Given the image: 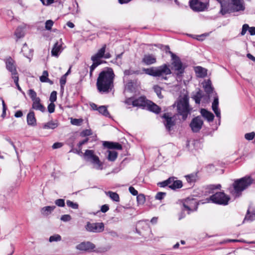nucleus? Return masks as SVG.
<instances>
[{"mask_svg":"<svg viewBox=\"0 0 255 255\" xmlns=\"http://www.w3.org/2000/svg\"><path fill=\"white\" fill-rule=\"evenodd\" d=\"M115 77L112 68L107 67L102 71L97 78L96 86L98 90L101 93H108L114 88V80Z\"/></svg>","mask_w":255,"mask_h":255,"instance_id":"obj_1","label":"nucleus"},{"mask_svg":"<svg viewBox=\"0 0 255 255\" xmlns=\"http://www.w3.org/2000/svg\"><path fill=\"white\" fill-rule=\"evenodd\" d=\"M106 48V45L104 44L98 50L96 54L91 57V60L93 62V64L90 67L89 75L90 77H92V73L96 67L103 63H106V61L102 60V58L109 59L111 57V55L110 53L108 52L105 53Z\"/></svg>","mask_w":255,"mask_h":255,"instance_id":"obj_2","label":"nucleus"},{"mask_svg":"<svg viewBox=\"0 0 255 255\" xmlns=\"http://www.w3.org/2000/svg\"><path fill=\"white\" fill-rule=\"evenodd\" d=\"M142 71L147 75L153 77H161L162 80H167L166 76L171 74V71L169 66L166 64H164L158 67H153L149 68H143Z\"/></svg>","mask_w":255,"mask_h":255,"instance_id":"obj_3","label":"nucleus"},{"mask_svg":"<svg viewBox=\"0 0 255 255\" xmlns=\"http://www.w3.org/2000/svg\"><path fill=\"white\" fill-rule=\"evenodd\" d=\"M205 200V202H203L202 200L198 201L193 197H188L185 199L179 200V202L182 204L184 209L188 211V214H190L191 212L197 211L199 204L208 202L209 199L206 198Z\"/></svg>","mask_w":255,"mask_h":255,"instance_id":"obj_4","label":"nucleus"},{"mask_svg":"<svg viewBox=\"0 0 255 255\" xmlns=\"http://www.w3.org/2000/svg\"><path fill=\"white\" fill-rule=\"evenodd\" d=\"M177 109L179 114L182 116L183 120H185L192 110L189 106V98L187 96H184L177 101Z\"/></svg>","mask_w":255,"mask_h":255,"instance_id":"obj_5","label":"nucleus"},{"mask_svg":"<svg viewBox=\"0 0 255 255\" xmlns=\"http://www.w3.org/2000/svg\"><path fill=\"white\" fill-rule=\"evenodd\" d=\"M84 160L90 163L93 167L97 170H102L103 168V163L101 162L98 156L95 154L93 150L87 149L83 154Z\"/></svg>","mask_w":255,"mask_h":255,"instance_id":"obj_6","label":"nucleus"},{"mask_svg":"<svg viewBox=\"0 0 255 255\" xmlns=\"http://www.w3.org/2000/svg\"><path fill=\"white\" fill-rule=\"evenodd\" d=\"M253 183V180L250 176H246L235 180L232 186L235 191H243L246 190Z\"/></svg>","mask_w":255,"mask_h":255,"instance_id":"obj_7","label":"nucleus"},{"mask_svg":"<svg viewBox=\"0 0 255 255\" xmlns=\"http://www.w3.org/2000/svg\"><path fill=\"white\" fill-rule=\"evenodd\" d=\"M171 54L172 63L171 64L176 72L177 76L178 78L181 77L184 72L185 68L183 67L182 63L180 58L171 51H169Z\"/></svg>","mask_w":255,"mask_h":255,"instance_id":"obj_8","label":"nucleus"},{"mask_svg":"<svg viewBox=\"0 0 255 255\" xmlns=\"http://www.w3.org/2000/svg\"><path fill=\"white\" fill-rule=\"evenodd\" d=\"M209 0H190L189 5L195 11H203L208 8Z\"/></svg>","mask_w":255,"mask_h":255,"instance_id":"obj_9","label":"nucleus"},{"mask_svg":"<svg viewBox=\"0 0 255 255\" xmlns=\"http://www.w3.org/2000/svg\"><path fill=\"white\" fill-rule=\"evenodd\" d=\"M230 199V197L226 195L225 192H215L210 197L213 203L223 205H227Z\"/></svg>","mask_w":255,"mask_h":255,"instance_id":"obj_10","label":"nucleus"},{"mask_svg":"<svg viewBox=\"0 0 255 255\" xmlns=\"http://www.w3.org/2000/svg\"><path fill=\"white\" fill-rule=\"evenodd\" d=\"M85 228L89 232L100 233L104 231L105 225L103 222L91 223L88 222Z\"/></svg>","mask_w":255,"mask_h":255,"instance_id":"obj_11","label":"nucleus"},{"mask_svg":"<svg viewBox=\"0 0 255 255\" xmlns=\"http://www.w3.org/2000/svg\"><path fill=\"white\" fill-rule=\"evenodd\" d=\"M203 125V121L202 117L198 116L192 120L189 126L193 132H198L202 128Z\"/></svg>","mask_w":255,"mask_h":255,"instance_id":"obj_12","label":"nucleus"},{"mask_svg":"<svg viewBox=\"0 0 255 255\" xmlns=\"http://www.w3.org/2000/svg\"><path fill=\"white\" fill-rule=\"evenodd\" d=\"M4 61L6 69L11 73V74H17L15 61L11 57H8L5 59Z\"/></svg>","mask_w":255,"mask_h":255,"instance_id":"obj_13","label":"nucleus"},{"mask_svg":"<svg viewBox=\"0 0 255 255\" xmlns=\"http://www.w3.org/2000/svg\"><path fill=\"white\" fill-rule=\"evenodd\" d=\"M192 98L197 104H199L201 101L205 103L208 102L209 100V95H205L203 91L200 89L193 96Z\"/></svg>","mask_w":255,"mask_h":255,"instance_id":"obj_14","label":"nucleus"},{"mask_svg":"<svg viewBox=\"0 0 255 255\" xmlns=\"http://www.w3.org/2000/svg\"><path fill=\"white\" fill-rule=\"evenodd\" d=\"M169 180V188L172 190L180 189L183 185L182 181L178 180L175 177H170Z\"/></svg>","mask_w":255,"mask_h":255,"instance_id":"obj_15","label":"nucleus"},{"mask_svg":"<svg viewBox=\"0 0 255 255\" xmlns=\"http://www.w3.org/2000/svg\"><path fill=\"white\" fill-rule=\"evenodd\" d=\"M96 246L91 242H81V251H84L88 253L95 252Z\"/></svg>","mask_w":255,"mask_h":255,"instance_id":"obj_16","label":"nucleus"},{"mask_svg":"<svg viewBox=\"0 0 255 255\" xmlns=\"http://www.w3.org/2000/svg\"><path fill=\"white\" fill-rule=\"evenodd\" d=\"M162 118L165 119L164 124L166 129L168 131H170L171 130V128L175 125L173 118L169 116V113H165L162 116Z\"/></svg>","mask_w":255,"mask_h":255,"instance_id":"obj_17","label":"nucleus"},{"mask_svg":"<svg viewBox=\"0 0 255 255\" xmlns=\"http://www.w3.org/2000/svg\"><path fill=\"white\" fill-rule=\"evenodd\" d=\"M62 39H60L59 41L55 43L51 50V55L53 56L58 57L59 54L62 51Z\"/></svg>","mask_w":255,"mask_h":255,"instance_id":"obj_18","label":"nucleus"},{"mask_svg":"<svg viewBox=\"0 0 255 255\" xmlns=\"http://www.w3.org/2000/svg\"><path fill=\"white\" fill-rule=\"evenodd\" d=\"M142 62L146 65H150L156 62V58L153 54H145L144 55Z\"/></svg>","mask_w":255,"mask_h":255,"instance_id":"obj_19","label":"nucleus"},{"mask_svg":"<svg viewBox=\"0 0 255 255\" xmlns=\"http://www.w3.org/2000/svg\"><path fill=\"white\" fill-rule=\"evenodd\" d=\"M148 102V101L146 99L145 97L141 96L136 99H134L133 102V106L144 108L147 106Z\"/></svg>","mask_w":255,"mask_h":255,"instance_id":"obj_20","label":"nucleus"},{"mask_svg":"<svg viewBox=\"0 0 255 255\" xmlns=\"http://www.w3.org/2000/svg\"><path fill=\"white\" fill-rule=\"evenodd\" d=\"M200 114L201 116L209 123H210L214 120V114L205 109H201L200 110Z\"/></svg>","mask_w":255,"mask_h":255,"instance_id":"obj_21","label":"nucleus"},{"mask_svg":"<svg viewBox=\"0 0 255 255\" xmlns=\"http://www.w3.org/2000/svg\"><path fill=\"white\" fill-rule=\"evenodd\" d=\"M219 99L217 96L214 97V101L212 103V108L216 117L219 119V121L221 119L220 110L218 108Z\"/></svg>","mask_w":255,"mask_h":255,"instance_id":"obj_22","label":"nucleus"},{"mask_svg":"<svg viewBox=\"0 0 255 255\" xmlns=\"http://www.w3.org/2000/svg\"><path fill=\"white\" fill-rule=\"evenodd\" d=\"M231 4L233 5L234 11H239L245 9V6L242 0H231Z\"/></svg>","mask_w":255,"mask_h":255,"instance_id":"obj_23","label":"nucleus"},{"mask_svg":"<svg viewBox=\"0 0 255 255\" xmlns=\"http://www.w3.org/2000/svg\"><path fill=\"white\" fill-rule=\"evenodd\" d=\"M104 147H107L110 149H118L121 150L122 149V145L118 142H114L110 141H104L103 143Z\"/></svg>","mask_w":255,"mask_h":255,"instance_id":"obj_24","label":"nucleus"},{"mask_svg":"<svg viewBox=\"0 0 255 255\" xmlns=\"http://www.w3.org/2000/svg\"><path fill=\"white\" fill-rule=\"evenodd\" d=\"M41 100L39 99L32 102V109L44 113L46 111L44 106L40 103Z\"/></svg>","mask_w":255,"mask_h":255,"instance_id":"obj_25","label":"nucleus"},{"mask_svg":"<svg viewBox=\"0 0 255 255\" xmlns=\"http://www.w3.org/2000/svg\"><path fill=\"white\" fill-rule=\"evenodd\" d=\"M254 220H255V209H253L251 210V208L250 207L247 210V214L244 219V221H248L252 222Z\"/></svg>","mask_w":255,"mask_h":255,"instance_id":"obj_26","label":"nucleus"},{"mask_svg":"<svg viewBox=\"0 0 255 255\" xmlns=\"http://www.w3.org/2000/svg\"><path fill=\"white\" fill-rule=\"evenodd\" d=\"M27 123L29 126H34L36 125V120L33 111L30 110L27 114Z\"/></svg>","mask_w":255,"mask_h":255,"instance_id":"obj_27","label":"nucleus"},{"mask_svg":"<svg viewBox=\"0 0 255 255\" xmlns=\"http://www.w3.org/2000/svg\"><path fill=\"white\" fill-rule=\"evenodd\" d=\"M146 106L148 107L149 111L154 113L158 114L160 112L161 109L159 107L151 101H148Z\"/></svg>","mask_w":255,"mask_h":255,"instance_id":"obj_28","label":"nucleus"},{"mask_svg":"<svg viewBox=\"0 0 255 255\" xmlns=\"http://www.w3.org/2000/svg\"><path fill=\"white\" fill-rule=\"evenodd\" d=\"M132 195L136 196V201L137 204L143 205L145 201V195L143 194H138V192H130Z\"/></svg>","mask_w":255,"mask_h":255,"instance_id":"obj_29","label":"nucleus"},{"mask_svg":"<svg viewBox=\"0 0 255 255\" xmlns=\"http://www.w3.org/2000/svg\"><path fill=\"white\" fill-rule=\"evenodd\" d=\"M58 126V123L56 121H50L44 124L42 127L44 129H54L56 128Z\"/></svg>","mask_w":255,"mask_h":255,"instance_id":"obj_30","label":"nucleus"},{"mask_svg":"<svg viewBox=\"0 0 255 255\" xmlns=\"http://www.w3.org/2000/svg\"><path fill=\"white\" fill-rule=\"evenodd\" d=\"M107 152V154L106 155V156L108 160L114 161L117 159L118 156V153L117 151L108 150Z\"/></svg>","mask_w":255,"mask_h":255,"instance_id":"obj_31","label":"nucleus"},{"mask_svg":"<svg viewBox=\"0 0 255 255\" xmlns=\"http://www.w3.org/2000/svg\"><path fill=\"white\" fill-rule=\"evenodd\" d=\"M203 88L204 89L205 92L206 93L205 95H209L210 97V95L212 93L213 90L211 81L208 80L207 82H206L203 85Z\"/></svg>","mask_w":255,"mask_h":255,"instance_id":"obj_32","label":"nucleus"},{"mask_svg":"<svg viewBox=\"0 0 255 255\" xmlns=\"http://www.w3.org/2000/svg\"><path fill=\"white\" fill-rule=\"evenodd\" d=\"M195 72L199 77L203 78L207 75L206 69L200 66H197L195 68Z\"/></svg>","mask_w":255,"mask_h":255,"instance_id":"obj_33","label":"nucleus"},{"mask_svg":"<svg viewBox=\"0 0 255 255\" xmlns=\"http://www.w3.org/2000/svg\"><path fill=\"white\" fill-rule=\"evenodd\" d=\"M185 177L187 182L192 185L197 180V174L193 173L190 174L186 175Z\"/></svg>","mask_w":255,"mask_h":255,"instance_id":"obj_34","label":"nucleus"},{"mask_svg":"<svg viewBox=\"0 0 255 255\" xmlns=\"http://www.w3.org/2000/svg\"><path fill=\"white\" fill-rule=\"evenodd\" d=\"M55 208V206H46L44 207L41 209V213L42 215L44 216H48L50 214L52 213V212Z\"/></svg>","mask_w":255,"mask_h":255,"instance_id":"obj_35","label":"nucleus"},{"mask_svg":"<svg viewBox=\"0 0 255 255\" xmlns=\"http://www.w3.org/2000/svg\"><path fill=\"white\" fill-rule=\"evenodd\" d=\"M124 76L123 77V80L125 81L126 79V77L127 76L135 74V75H139L142 74L139 70H133L132 69H127L125 70L124 72Z\"/></svg>","mask_w":255,"mask_h":255,"instance_id":"obj_36","label":"nucleus"},{"mask_svg":"<svg viewBox=\"0 0 255 255\" xmlns=\"http://www.w3.org/2000/svg\"><path fill=\"white\" fill-rule=\"evenodd\" d=\"M222 186L220 184H209L207 185L205 187V189L209 191H213L215 190H221Z\"/></svg>","mask_w":255,"mask_h":255,"instance_id":"obj_37","label":"nucleus"},{"mask_svg":"<svg viewBox=\"0 0 255 255\" xmlns=\"http://www.w3.org/2000/svg\"><path fill=\"white\" fill-rule=\"evenodd\" d=\"M106 196L110 198L111 200L115 202H119L120 201L119 195L117 192H105Z\"/></svg>","mask_w":255,"mask_h":255,"instance_id":"obj_38","label":"nucleus"},{"mask_svg":"<svg viewBox=\"0 0 255 255\" xmlns=\"http://www.w3.org/2000/svg\"><path fill=\"white\" fill-rule=\"evenodd\" d=\"M98 111L99 112L105 117H109L110 114L107 110V108L105 106H101L98 108Z\"/></svg>","mask_w":255,"mask_h":255,"instance_id":"obj_39","label":"nucleus"},{"mask_svg":"<svg viewBox=\"0 0 255 255\" xmlns=\"http://www.w3.org/2000/svg\"><path fill=\"white\" fill-rule=\"evenodd\" d=\"M27 94L32 102L40 99L39 97H37L36 93L33 89H29L28 91Z\"/></svg>","mask_w":255,"mask_h":255,"instance_id":"obj_40","label":"nucleus"},{"mask_svg":"<svg viewBox=\"0 0 255 255\" xmlns=\"http://www.w3.org/2000/svg\"><path fill=\"white\" fill-rule=\"evenodd\" d=\"M125 90L129 92H133L134 90L133 83L132 80H129L125 85Z\"/></svg>","mask_w":255,"mask_h":255,"instance_id":"obj_41","label":"nucleus"},{"mask_svg":"<svg viewBox=\"0 0 255 255\" xmlns=\"http://www.w3.org/2000/svg\"><path fill=\"white\" fill-rule=\"evenodd\" d=\"M62 238L60 235L58 234H55L53 236H51L49 237V241L50 243L53 242H59L61 240Z\"/></svg>","mask_w":255,"mask_h":255,"instance_id":"obj_42","label":"nucleus"},{"mask_svg":"<svg viewBox=\"0 0 255 255\" xmlns=\"http://www.w3.org/2000/svg\"><path fill=\"white\" fill-rule=\"evenodd\" d=\"M15 35L18 38H20L24 36V32L21 27H18L15 32Z\"/></svg>","mask_w":255,"mask_h":255,"instance_id":"obj_43","label":"nucleus"},{"mask_svg":"<svg viewBox=\"0 0 255 255\" xmlns=\"http://www.w3.org/2000/svg\"><path fill=\"white\" fill-rule=\"evenodd\" d=\"M54 24L53 20L49 19L46 21L45 23V28L47 30H50Z\"/></svg>","mask_w":255,"mask_h":255,"instance_id":"obj_44","label":"nucleus"},{"mask_svg":"<svg viewBox=\"0 0 255 255\" xmlns=\"http://www.w3.org/2000/svg\"><path fill=\"white\" fill-rule=\"evenodd\" d=\"M154 91L156 93V95L160 99L163 98L161 95V88L158 85H155L153 87Z\"/></svg>","mask_w":255,"mask_h":255,"instance_id":"obj_45","label":"nucleus"},{"mask_svg":"<svg viewBox=\"0 0 255 255\" xmlns=\"http://www.w3.org/2000/svg\"><path fill=\"white\" fill-rule=\"evenodd\" d=\"M109 210V206L108 204H104L101 207L100 211H97L96 213H94V215H97L100 212L105 213L108 212Z\"/></svg>","mask_w":255,"mask_h":255,"instance_id":"obj_46","label":"nucleus"},{"mask_svg":"<svg viewBox=\"0 0 255 255\" xmlns=\"http://www.w3.org/2000/svg\"><path fill=\"white\" fill-rule=\"evenodd\" d=\"M48 73L45 70L43 72L42 75L40 77V80L41 82H46L48 80Z\"/></svg>","mask_w":255,"mask_h":255,"instance_id":"obj_47","label":"nucleus"},{"mask_svg":"<svg viewBox=\"0 0 255 255\" xmlns=\"http://www.w3.org/2000/svg\"><path fill=\"white\" fill-rule=\"evenodd\" d=\"M169 178H168L167 180L163 181L162 182H158L157 183V185L160 187H168L169 188Z\"/></svg>","mask_w":255,"mask_h":255,"instance_id":"obj_48","label":"nucleus"},{"mask_svg":"<svg viewBox=\"0 0 255 255\" xmlns=\"http://www.w3.org/2000/svg\"><path fill=\"white\" fill-rule=\"evenodd\" d=\"M92 134V131L90 128L83 129L81 132V136H87Z\"/></svg>","mask_w":255,"mask_h":255,"instance_id":"obj_49","label":"nucleus"},{"mask_svg":"<svg viewBox=\"0 0 255 255\" xmlns=\"http://www.w3.org/2000/svg\"><path fill=\"white\" fill-rule=\"evenodd\" d=\"M67 205L72 208V209H76L78 208L79 205L78 204L74 203L70 200H67L66 202Z\"/></svg>","mask_w":255,"mask_h":255,"instance_id":"obj_50","label":"nucleus"},{"mask_svg":"<svg viewBox=\"0 0 255 255\" xmlns=\"http://www.w3.org/2000/svg\"><path fill=\"white\" fill-rule=\"evenodd\" d=\"M255 136V133L254 132L247 133L245 135V138L248 140H251L253 139Z\"/></svg>","mask_w":255,"mask_h":255,"instance_id":"obj_51","label":"nucleus"},{"mask_svg":"<svg viewBox=\"0 0 255 255\" xmlns=\"http://www.w3.org/2000/svg\"><path fill=\"white\" fill-rule=\"evenodd\" d=\"M57 100V92L55 91H53L51 92L49 98V101L51 102L54 103Z\"/></svg>","mask_w":255,"mask_h":255,"instance_id":"obj_52","label":"nucleus"},{"mask_svg":"<svg viewBox=\"0 0 255 255\" xmlns=\"http://www.w3.org/2000/svg\"><path fill=\"white\" fill-rule=\"evenodd\" d=\"M66 82V77H65V76H62L60 80V87L61 90H64V86L65 85Z\"/></svg>","mask_w":255,"mask_h":255,"instance_id":"obj_53","label":"nucleus"},{"mask_svg":"<svg viewBox=\"0 0 255 255\" xmlns=\"http://www.w3.org/2000/svg\"><path fill=\"white\" fill-rule=\"evenodd\" d=\"M55 203L59 207H64L65 206V200L63 199H59L55 201Z\"/></svg>","mask_w":255,"mask_h":255,"instance_id":"obj_54","label":"nucleus"},{"mask_svg":"<svg viewBox=\"0 0 255 255\" xmlns=\"http://www.w3.org/2000/svg\"><path fill=\"white\" fill-rule=\"evenodd\" d=\"M55 106L54 103L51 102L48 106V111L50 114L53 113L55 111Z\"/></svg>","mask_w":255,"mask_h":255,"instance_id":"obj_55","label":"nucleus"},{"mask_svg":"<svg viewBox=\"0 0 255 255\" xmlns=\"http://www.w3.org/2000/svg\"><path fill=\"white\" fill-rule=\"evenodd\" d=\"M249 25L247 24H244L243 25L242 29V31L241 32V34L242 35H244L246 34L247 31L248 30H249Z\"/></svg>","mask_w":255,"mask_h":255,"instance_id":"obj_56","label":"nucleus"},{"mask_svg":"<svg viewBox=\"0 0 255 255\" xmlns=\"http://www.w3.org/2000/svg\"><path fill=\"white\" fill-rule=\"evenodd\" d=\"M61 220L63 222H68L71 220V217L69 215H64L61 217Z\"/></svg>","mask_w":255,"mask_h":255,"instance_id":"obj_57","label":"nucleus"},{"mask_svg":"<svg viewBox=\"0 0 255 255\" xmlns=\"http://www.w3.org/2000/svg\"><path fill=\"white\" fill-rule=\"evenodd\" d=\"M166 194V192H158L155 196V198L158 200L162 199Z\"/></svg>","mask_w":255,"mask_h":255,"instance_id":"obj_58","label":"nucleus"},{"mask_svg":"<svg viewBox=\"0 0 255 255\" xmlns=\"http://www.w3.org/2000/svg\"><path fill=\"white\" fill-rule=\"evenodd\" d=\"M71 123L73 125L80 126V119L71 118Z\"/></svg>","mask_w":255,"mask_h":255,"instance_id":"obj_59","label":"nucleus"},{"mask_svg":"<svg viewBox=\"0 0 255 255\" xmlns=\"http://www.w3.org/2000/svg\"><path fill=\"white\" fill-rule=\"evenodd\" d=\"M28 49L27 44L26 43L24 44L23 45V47L21 49V52L23 53V55L26 57H28V55H27V53H26L27 49Z\"/></svg>","mask_w":255,"mask_h":255,"instance_id":"obj_60","label":"nucleus"},{"mask_svg":"<svg viewBox=\"0 0 255 255\" xmlns=\"http://www.w3.org/2000/svg\"><path fill=\"white\" fill-rule=\"evenodd\" d=\"M2 113L1 116L3 118H4L6 114V107L5 103L3 100H2Z\"/></svg>","mask_w":255,"mask_h":255,"instance_id":"obj_61","label":"nucleus"},{"mask_svg":"<svg viewBox=\"0 0 255 255\" xmlns=\"http://www.w3.org/2000/svg\"><path fill=\"white\" fill-rule=\"evenodd\" d=\"M184 210H185V209H184V208H183V209H182V211L179 213V214H178V220H180L185 218V214L184 211Z\"/></svg>","mask_w":255,"mask_h":255,"instance_id":"obj_62","label":"nucleus"},{"mask_svg":"<svg viewBox=\"0 0 255 255\" xmlns=\"http://www.w3.org/2000/svg\"><path fill=\"white\" fill-rule=\"evenodd\" d=\"M11 77L13 79L14 83L16 84H18L19 78L17 74L11 75Z\"/></svg>","mask_w":255,"mask_h":255,"instance_id":"obj_63","label":"nucleus"},{"mask_svg":"<svg viewBox=\"0 0 255 255\" xmlns=\"http://www.w3.org/2000/svg\"><path fill=\"white\" fill-rule=\"evenodd\" d=\"M249 31L251 35H255V27H249Z\"/></svg>","mask_w":255,"mask_h":255,"instance_id":"obj_64","label":"nucleus"}]
</instances>
